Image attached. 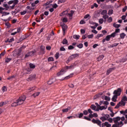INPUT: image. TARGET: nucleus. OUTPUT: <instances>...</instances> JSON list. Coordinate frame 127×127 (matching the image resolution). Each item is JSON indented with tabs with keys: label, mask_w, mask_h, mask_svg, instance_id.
I'll return each instance as SVG.
<instances>
[{
	"label": "nucleus",
	"mask_w": 127,
	"mask_h": 127,
	"mask_svg": "<svg viewBox=\"0 0 127 127\" xmlns=\"http://www.w3.org/2000/svg\"><path fill=\"white\" fill-rule=\"evenodd\" d=\"M99 22L100 24H103L104 22V19H103V18L99 19Z\"/></svg>",
	"instance_id": "nucleus-47"
},
{
	"label": "nucleus",
	"mask_w": 127,
	"mask_h": 127,
	"mask_svg": "<svg viewBox=\"0 0 127 127\" xmlns=\"http://www.w3.org/2000/svg\"><path fill=\"white\" fill-rule=\"evenodd\" d=\"M62 20L63 21V23H64V22L66 23L68 21V19H67V18H63L62 19Z\"/></svg>",
	"instance_id": "nucleus-37"
},
{
	"label": "nucleus",
	"mask_w": 127,
	"mask_h": 127,
	"mask_svg": "<svg viewBox=\"0 0 127 127\" xmlns=\"http://www.w3.org/2000/svg\"><path fill=\"white\" fill-rule=\"evenodd\" d=\"M2 91L3 92H6L7 91V88H6L5 86L2 87Z\"/></svg>",
	"instance_id": "nucleus-36"
},
{
	"label": "nucleus",
	"mask_w": 127,
	"mask_h": 127,
	"mask_svg": "<svg viewBox=\"0 0 127 127\" xmlns=\"http://www.w3.org/2000/svg\"><path fill=\"white\" fill-rule=\"evenodd\" d=\"M21 53V50H16L13 52V55L14 57H18Z\"/></svg>",
	"instance_id": "nucleus-5"
},
{
	"label": "nucleus",
	"mask_w": 127,
	"mask_h": 127,
	"mask_svg": "<svg viewBox=\"0 0 127 127\" xmlns=\"http://www.w3.org/2000/svg\"><path fill=\"white\" fill-rule=\"evenodd\" d=\"M80 24H85V23H86V21H85V20H81L80 22H79Z\"/></svg>",
	"instance_id": "nucleus-49"
},
{
	"label": "nucleus",
	"mask_w": 127,
	"mask_h": 127,
	"mask_svg": "<svg viewBox=\"0 0 127 127\" xmlns=\"http://www.w3.org/2000/svg\"><path fill=\"white\" fill-rule=\"evenodd\" d=\"M83 114L85 116H87V115H88V114H89L88 111H87V110L84 111H83Z\"/></svg>",
	"instance_id": "nucleus-57"
},
{
	"label": "nucleus",
	"mask_w": 127,
	"mask_h": 127,
	"mask_svg": "<svg viewBox=\"0 0 127 127\" xmlns=\"http://www.w3.org/2000/svg\"><path fill=\"white\" fill-rule=\"evenodd\" d=\"M69 110H71V107H68L67 108L64 109L62 111L63 113H67Z\"/></svg>",
	"instance_id": "nucleus-21"
},
{
	"label": "nucleus",
	"mask_w": 127,
	"mask_h": 127,
	"mask_svg": "<svg viewBox=\"0 0 127 127\" xmlns=\"http://www.w3.org/2000/svg\"><path fill=\"white\" fill-rule=\"evenodd\" d=\"M118 96L114 94V95L113 96L112 98V101L113 102H117V99H118Z\"/></svg>",
	"instance_id": "nucleus-19"
},
{
	"label": "nucleus",
	"mask_w": 127,
	"mask_h": 127,
	"mask_svg": "<svg viewBox=\"0 0 127 127\" xmlns=\"http://www.w3.org/2000/svg\"><path fill=\"white\" fill-rule=\"evenodd\" d=\"M88 112L89 113V118L92 117V115H93V111L91 109H88Z\"/></svg>",
	"instance_id": "nucleus-23"
},
{
	"label": "nucleus",
	"mask_w": 127,
	"mask_h": 127,
	"mask_svg": "<svg viewBox=\"0 0 127 127\" xmlns=\"http://www.w3.org/2000/svg\"><path fill=\"white\" fill-rule=\"evenodd\" d=\"M113 12H114V11L112 9L109 10L108 12L109 15H111V14H113Z\"/></svg>",
	"instance_id": "nucleus-44"
},
{
	"label": "nucleus",
	"mask_w": 127,
	"mask_h": 127,
	"mask_svg": "<svg viewBox=\"0 0 127 127\" xmlns=\"http://www.w3.org/2000/svg\"><path fill=\"white\" fill-rule=\"evenodd\" d=\"M11 60V59L7 58L5 60V62H6V63H8V62H10Z\"/></svg>",
	"instance_id": "nucleus-41"
},
{
	"label": "nucleus",
	"mask_w": 127,
	"mask_h": 127,
	"mask_svg": "<svg viewBox=\"0 0 127 127\" xmlns=\"http://www.w3.org/2000/svg\"><path fill=\"white\" fill-rule=\"evenodd\" d=\"M121 106H123L122 105V102H120L118 103V104L115 107V109H119Z\"/></svg>",
	"instance_id": "nucleus-31"
},
{
	"label": "nucleus",
	"mask_w": 127,
	"mask_h": 127,
	"mask_svg": "<svg viewBox=\"0 0 127 127\" xmlns=\"http://www.w3.org/2000/svg\"><path fill=\"white\" fill-rule=\"evenodd\" d=\"M97 1L98 3H101V2H104V1H105V0H97Z\"/></svg>",
	"instance_id": "nucleus-58"
},
{
	"label": "nucleus",
	"mask_w": 127,
	"mask_h": 127,
	"mask_svg": "<svg viewBox=\"0 0 127 127\" xmlns=\"http://www.w3.org/2000/svg\"><path fill=\"white\" fill-rule=\"evenodd\" d=\"M65 72L66 70L65 69H62L60 72L57 73V76H62V75H63Z\"/></svg>",
	"instance_id": "nucleus-15"
},
{
	"label": "nucleus",
	"mask_w": 127,
	"mask_h": 127,
	"mask_svg": "<svg viewBox=\"0 0 127 127\" xmlns=\"http://www.w3.org/2000/svg\"><path fill=\"white\" fill-rule=\"evenodd\" d=\"M2 10H4V8H2L1 7H0V13H1L2 14Z\"/></svg>",
	"instance_id": "nucleus-52"
},
{
	"label": "nucleus",
	"mask_w": 127,
	"mask_h": 127,
	"mask_svg": "<svg viewBox=\"0 0 127 127\" xmlns=\"http://www.w3.org/2000/svg\"><path fill=\"white\" fill-rule=\"evenodd\" d=\"M111 37H115L116 36V32H114L110 35Z\"/></svg>",
	"instance_id": "nucleus-61"
},
{
	"label": "nucleus",
	"mask_w": 127,
	"mask_h": 127,
	"mask_svg": "<svg viewBox=\"0 0 127 127\" xmlns=\"http://www.w3.org/2000/svg\"><path fill=\"white\" fill-rule=\"evenodd\" d=\"M111 38L112 37H111L110 35H109L106 37L105 40H106V41H110Z\"/></svg>",
	"instance_id": "nucleus-27"
},
{
	"label": "nucleus",
	"mask_w": 127,
	"mask_h": 127,
	"mask_svg": "<svg viewBox=\"0 0 127 127\" xmlns=\"http://www.w3.org/2000/svg\"><path fill=\"white\" fill-rule=\"evenodd\" d=\"M122 93V88H119L117 89L114 90L113 92V94L116 96L119 97V96H121V94Z\"/></svg>",
	"instance_id": "nucleus-4"
},
{
	"label": "nucleus",
	"mask_w": 127,
	"mask_h": 127,
	"mask_svg": "<svg viewBox=\"0 0 127 127\" xmlns=\"http://www.w3.org/2000/svg\"><path fill=\"white\" fill-rule=\"evenodd\" d=\"M104 56L103 55L99 56L98 57V58H97V61H101L103 60V59H104Z\"/></svg>",
	"instance_id": "nucleus-20"
},
{
	"label": "nucleus",
	"mask_w": 127,
	"mask_h": 127,
	"mask_svg": "<svg viewBox=\"0 0 127 127\" xmlns=\"http://www.w3.org/2000/svg\"><path fill=\"white\" fill-rule=\"evenodd\" d=\"M74 11L73 10H71L69 13L68 10H65L60 14V16H63V15H67V16H69V17H72Z\"/></svg>",
	"instance_id": "nucleus-2"
},
{
	"label": "nucleus",
	"mask_w": 127,
	"mask_h": 127,
	"mask_svg": "<svg viewBox=\"0 0 127 127\" xmlns=\"http://www.w3.org/2000/svg\"><path fill=\"white\" fill-rule=\"evenodd\" d=\"M55 82H56V78H55V77H54L49 80V81L48 82V84L49 85H52V84H53V83H54Z\"/></svg>",
	"instance_id": "nucleus-13"
},
{
	"label": "nucleus",
	"mask_w": 127,
	"mask_h": 127,
	"mask_svg": "<svg viewBox=\"0 0 127 127\" xmlns=\"http://www.w3.org/2000/svg\"><path fill=\"white\" fill-rule=\"evenodd\" d=\"M92 122L93 123V124H97L98 126L101 127V124H102V122H101L100 120H96L95 119H93Z\"/></svg>",
	"instance_id": "nucleus-11"
},
{
	"label": "nucleus",
	"mask_w": 127,
	"mask_h": 127,
	"mask_svg": "<svg viewBox=\"0 0 127 127\" xmlns=\"http://www.w3.org/2000/svg\"><path fill=\"white\" fill-rule=\"evenodd\" d=\"M127 102V97L126 95L123 96L121 102L122 106L126 105V102Z\"/></svg>",
	"instance_id": "nucleus-6"
},
{
	"label": "nucleus",
	"mask_w": 127,
	"mask_h": 127,
	"mask_svg": "<svg viewBox=\"0 0 127 127\" xmlns=\"http://www.w3.org/2000/svg\"><path fill=\"white\" fill-rule=\"evenodd\" d=\"M55 57L57 59H58V58H59V53H57Z\"/></svg>",
	"instance_id": "nucleus-50"
},
{
	"label": "nucleus",
	"mask_w": 127,
	"mask_h": 127,
	"mask_svg": "<svg viewBox=\"0 0 127 127\" xmlns=\"http://www.w3.org/2000/svg\"><path fill=\"white\" fill-rule=\"evenodd\" d=\"M16 106H18L17 101H16V102H14V103H12V104H11L12 107H16Z\"/></svg>",
	"instance_id": "nucleus-33"
},
{
	"label": "nucleus",
	"mask_w": 127,
	"mask_h": 127,
	"mask_svg": "<svg viewBox=\"0 0 127 127\" xmlns=\"http://www.w3.org/2000/svg\"><path fill=\"white\" fill-rule=\"evenodd\" d=\"M83 119H84V120H86L87 121H91V119H90V118H89L88 117H86V116H84V117H83Z\"/></svg>",
	"instance_id": "nucleus-51"
},
{
	"label": "nucleus",
	"mask_w": 127,
	"mask_h": 127,
	"mask_svg": "<svg viewBox=\"0 0 127 127\" xmlns=\"http://www.w3.org/2000/svg\"><path fill=\"white\" fill-rule=\"evenodd\" d=\"M102 127H111V125L109 124L108 122H105V123L102 124Z\"/></svg>",
	"instance_id": "nucleus-18"
},
{
	"label": "nucleus",
	"mask_w": 127,
	"mask_h": 127,
	"mask_svg": "<svg viewBox=\"0 0 127 127\" xmlns=\"http://www.w3.org/2000/svg\"><path fill=\"white\" fill-rule=\"evenodd\" d=\"M109 117H110V116L108 114H106L105 116L101 117L100 119L101 121H102V122H105V121H107V120L109 119Z\"/></svg>",
	"instance_id": "nucleus-12"
},
{
	"label": "nucleus",
	"mask_w": 127,
	"mask_h": 127,
	"mask_svg": "<svg viewBox=\"0 0 127 127\" xmlns=\"http://www.w3.org/2000/svg\"><path fill=\"white\" fill-rule=\"evenodd\" d=\"M40 94V92H35L33 94V97H37V96H39Z\"/></svg>",
	"instance_id": "nucleus-34"
},
{
	"label": "nucleus",
	"mask_w": 127,
	"mask_h": 127,
	"mask_svg": "<svg viewBox=\"0 0 127 127\" xmlns=\"http://www.w3.org/2000/svg\"><path fill=\"white\" fill-rule=\"evenodd\" d=\"M68 43V41L66 39H64L63 41V44L66 45Z\"/></svg>",
	"instance_id": "nucleus-40"
},
{
	"label": "nucleus",
	"mask_w": 127,
	"mask_h": 127,
	"mask_svg": "<svg viewBox=\"0 0 127 127\" xmlns=\"http://www.w3.org/2000/svg\"><path fill=\"white\" fill-rule=\"evenodd\" d=\"M113 26L114 27H116V28H119V27H121V24H118L117 23H114L113 24Z\"/></svg>",
	"instance_id": "nucleus-32"
},
{
	"label": "nucleus",
	"mask_w": 127,
	"mask_h": 127,
	"mask_svg": "<svg viewBox=\"0 0 127 127\" xmlns=\"http://www.w3.org/2000/svg\"><path fill=\"white\" fill-rule=\"evenodd\" d=\"M34 55V52H30L25 55V57H29L30 56H33Z\"/></svg>",
	"instance_id": "nucleus-16"
},
{
	"label": "nucleus",
	"mask_w": 127,
	"mask_h": 127,
	"mask_svg": "<svg viewBox=\"0 0 127 127\" xmlns=\"http://www.w3.org/2000/svg\"><path fill=\"white\" fill-rule=\"evenodd\" d=\"M48 61L49 62H50L51 61H54V58H53V57H50L48 59Z\"/></svg>",
	"instance_id": "nucleus-38"
},
{
	"label": "nucleus",
	"mask_w": 127,
	"mask_h": 127,
	"mask_svg": "<svg viewBox=\"0 0 127 127\" xmlns=\"http://www.w3.org/2000/svg\"><path fill=\"white\" fill-rule=\"evenodd\" d=\"M72 68H73V66L72 65H70L69 66H65V69H72Z\"/></svg>",
	"instance_id": "nucleus-62"
},
{
	"label": "nucleus",
	"mask_w": 127,
	"mask_h": 127,
	"mask_svg": "<svg viewBox=\"0 0 127 127\" xmlns=\"http://www.w3.org/2000/svg\"><path fill=\"white\" fill-rule=\"evenodd\" d=\"M80 32L81 33H82V34H84V33H85V31L84 29H81L80 30Z\"/></svg>",
	"instance_id": "nucleus-63"
},
{
	"label": "nucleus",
	"mask_w": 127,
	"mask_h": 127,
	"mask_svg": "<svg viewBox=\"0 0 127 127\" xmlns=\"http://www.w3.org/2000/svg\"><path fill=\"white\" fill-rule=\"evenodd\" d=\"M25 100H26V97H25V96H21L17 100V103H18V105H22Z\"/></svg>",
	"instance_id": "nucleus-3"
},
{
	"label": "nucleus",
	"mask_w": 127,
	"mask_h": 127,
	"mask_svg": "<svg viewBox=\"0 0 127 127\" xmlns=\"http://www.w3.org/2000/svg\"><path fill=\"white\" fill-rule=\"evenodd\" d=\"M6 104H7L6 101L2 102L0 103V107H2V106H4V105H6Z\"/></svg>",
	"instance_id": "nucleus-39"
},
{
	"label": "nucleus",
	"mask_w": 127,
	"mask_h": 127,
	"mask_svg": "<svg viewBox=\"0 0 127 127\" xmlns=\"http://www.w3.org/2000/svg\"><path fill=\"white\" fill-rule=\"evenodd\" d=\"M125 121V117H117L114 119V122L115 125H113V127H120L123 126V122Z\"/></svg>",
	"instance_id": "nucleus-1"
},
{
	"label": "nucleus",
	"mask_w": 127,
	"mask_h": 127,
	"mask_svg": "<svg viewBox=\"0 0 127 127\" xmlns=\"http://www.w3.org/2000/svg\"><path fill=\"white\" fill-rule=\"evenodd\" d=\"M102 104L107 106V105H109V102L107 101H101L100 102V105H102Z\"/></svg>",
	"instance_id": "nucleus-22"
},
{
	"label": "nucleus",
	"mask_w": 127,
	"mask_h": 127,
	"mask_svg": "<svg viewBox=\"0 0 127 127\" xmlns=\"http://www.w3.org/2000/svg\"><path fill=\"white\" fill-rule=\"evenodd\" d=\"M36 78V75L35 74H32L29 76V77L27 78V81H31L32 80H34Z\"/></svg>",
	"instance_id": "nucleus-10"
},
{
	"label": "nucleus",
	"mask_w": 127,
	"mask_h": 127,
	"mask_svg": "<svg viewBox=\"0 0 127 127\" xmlns=\"http://www.w3.org/2000/svg\"><path fill=\"white\" fill-rule=\"evenodd\" d=\"M87 37L88 39H92L94 37V34H92L91 35H88Z\"/></svg>",
	"instance_id": "nucleus-30"
},
{
	"label": "nucleus",
	"mask_w": 127,
	"mask_h": 127,
	"mask_svg": "<svg viewBox=\"0 0 127 127\" xmlns=\"http://www.w3.org/2000/svg\"><path fill=\"white\" fill-rule=\"evenodd\" d=\"M108 22H112V21H113V18L112 17L108 18Z\"/></svg>",
	"instance_id": "nucleus-56"
},
{
	"label": "nucleus",
	"mask_w": 127,
	"mask_h": 127,
	"mask_svg": "<svg viewBox=\"0 0 127 127\" xmlns=\"http://www.w3.org/2000/svg\"><path fill=\"white\" fill-rule=\"evenodd\" d=\"M120 37L122 39H124V38H125V37H126V34H125V33H122L120 34Z\"/></svg>",
	"instance_id": "nucleus-28"
},
{
	"label": "nucleus",
	"mask_w": 127,
	"mask_h": 127,
	"mask_svg": "<svg viewBox=\"0 0 127 127\" xmlns=\"http://www.w3.org/2000/svg\"><path fill=\"white\" fill-rule=\"evenodd\" d=\"M77 57H79V54H75L71 56H70L68 58L69 61H71V60H73V59H75V58H77Z\"/></svg>",
	"instance_id": "nucleus-8"
},
{
	"label": "nucleus",
	"mask_w": 127,
	"mask_h": 127,
	"mask_svg": "<svg viewBox=\"0 0 127 127\" xmlns=\"http://www.w3.org/2000/svg\"><path fill=\"white\" fill-rule=\"evenodd\" d=\"M107 11L106 10H103L101 12V14H102V15H106L107 13Z\"/></svg>",
	"instance_id": "nucleus-35"
},
{
	"label": "nucleus",
	"mask_w": 127,
	"mask_h": 127,
	"mask_svg": "<svg viewBox=\"0 0 127 127\" xmlns=\"http://www.w3.org/2000/svg\"><path fill=\"white\" fill-rule=\"evenodd\" d=\"M91 109H92L94 111H96V112H99V109L97 106H96L94 105H92L91 106Z\"/></svg>",
	"instance_id": "nucleus-14"
},
{
	"label": "nucleus",
	"mask_w": 127,
	"mask_h": 127,
	"mask_svg": "<svg viewBox=\"0 0 127 127\" xmlns=\"http://www.w3.org/2000/svg\"><path fill=\"white\" fill-rule=\"evenodd\" d=\"M30 67L31 69H34V68H35V65L33 64H30Z\"/></svg>",
	"instance_id": "nucleus-42"
},
{
	"label": "nucleus",
	"mask_w": 127,
	"mask_h": 127,
	"mask_svg": "<svg viewBox=\"0 0 127 127\" xmlns=\"http://www.w3.org/2000/svg\"><path fill=\"white\" fill-rule=\"evenodd\" d=\"M103 35L102 34H98L95 37V38H97V39H99L100 37H103Z\"/></svg>",
	"instance_id": "nucleus-29"
},
{
	"label": "nucleus",
	"mask_w": 127,
	"mask_h": 127,
	"mask_svg": "<svg viewBox=\"0 0 127 127\" xmlns=\"http://www.w3.org/2000/svg\"><path fill=\"white\" fill-rule=\"evenodd\" d=\"M68 49H69V50H71L72 49H74V47H73V46H69L68 47Z\"/></svg>",
	"instance_id": "nucleus-59"
},
{
	"label": "nucleus",
	"mask_w": 127,
	"mask_h": 127,
	"mask_svg": "<svg viewBox=\"0 0 127 127\" xmlns=\"http://www.w3.org/2000/svg\"><path fill=\"white\" fill-rule=\"evenodd\" d=\"M96 106H97L99 109V111H103V110H106L108 108V106H101L98 103H95Z\"/></svg>",
	"instance_id": "nucleus-7"
},
{
	"label": "nucleus",
	"mask_w": 127,
	"mask_h": 127,
	"mask_svg": "<svg viewBox=\"0 0 127 127\" xmlns=\"http://www.w3.org/2000/svg\"><path fill=\"white\" fill-rule=\"evenodd\" d=\"M104 99L106 101H111V98L110 97L105 96Z\"/></svg>",
	"instance_id": "nucleus-46"
},
{
	"label": "nucleus",
	"mask_w": 127,
	"mask_h": 127,
	"mask_svg": "<svg viewBox=\"0 0 127 127\" xmlns=\"http://www.w3.org/2000/svg\"><path fill=\"white\" fill-rule=\"evenodd\" d=\"M2 16H3L4 15H8L9 14V12H3L2 13Z\"/></svg>",
	"instance_id": "nucleus-45"
},
{
	"label": "nucleus",
	"mask_w": 127,
	"mask_h": 127,
	"mask_svg": "<svg viewBox=\"0 0 127 127\" xmlns=\"http://www.w3.org/2000/svg\"><path fill=\"white\" fill-rule=\"evenodd\" d=\"M73 37L74 39H76V40H78L80 38V36L79 35H74L73 36Z\"/></svg>",
	"instance_id": "nucleus-25"
},
{
	"label": "nucleus",
	"mask_w": 127,
	"mask_h": 127,
	"mask_svg": "<svg viewBox=\"0 0 127 127\" xmlns=\"http://www.w3.org/2000/svg\"><path fill=\"white\" fill-rule=\"evenodd\" d=\"M14 78H15V76L13 75L12 76H10V77H8L7 79L8 80H12Z\"/></svg>",
	"instance_id": "nucleus-54"
},
{
	"label": "nucleus",
	"mask_w": 127,
	"mask_h": 127,
	"mask_svg": "<svg viewBox=\"0 0 127 127\" xmlns=\"http://www.w3.org/2000/svg\"><path fill=\"white\" fill-rule=\"evenodd\" d=\"M91 17L90 16V14H88L85 15L84 18H85V19L87 18H90Z\"/></svg>",
	"instance_id": "nucleus-48"
},
{
	"label": "nucleus",
	"mask_w": 127,
	"mask_h": 127,
	"mask_svg": "<svg viewBox=\"0 0 127 127\" xmlns=\"http://www.w3.org/2000/svg\"><path fill=\"white\" fill-rule=\"evenodd\" d=\"M118 45L119 43H115L111 46V47H115L116 46H118Z\"/></svg>",
	"instance_id": "nucleus-60"
},
{
	"label": "nucleus",
	"mask_w": 127,
	"mask_h": 127,
	"mask_svg": "<svg viewBox=\"0 0 127 127\" xmlns=\"http://www.w3.org/2000/svg\"><path fill=\"white\" fill-rule=\"evenodd\" d=\"M58 6V5H57V4H54L53 5V7L54 8H56Z\"/></svg>",
	"instance_id": "nucleus-64"
},
{
	"label": "nucleus",
	"mask_w": 127,
	"mask_h": 127,
	"mask_svg": "<svg viewBox=\"0 0 127 127\" xmlns=\"http://www.w3.org/2000/svg\"><path fill=\"white\" fill-rule=\"evenodd\" d=\"M77 46L78 48H83V44H79Z\"/></svg>",
	"instance_id": "nucleus-53"
},
{
	"label": "nucleus",
	"mask_w": 127,
	"mask_h": 127,
	"mask_svg": "<svg viewBox=\"0 0 127 127\" xmlns=\"http://www.w3.org/2000/svg\"><path fill=\"white\" fill-rule=\"evenodd\" d=\"M71 77H73V74H70L69 75L65 77L64 78V80H67V79H70Z\"/></svg>",
	"instance_id": "nucleus-24"
},
{
	"label": "nucleus",
	"mask_w": 127,
	"mask_h": 127,
	"mask_svg": "<svg viewBox=\"0 0 127 127\" xmlns=\"http://www.w3.org/2000/svg\"><path fill=\"white\" fill-rule=\"evenodd\" d=\"M26 13V11L24 10V11H21L20 12V14L21 15H24V14H25Z\"/></svg>",
	"instance_id": "nucleus-55"
},
{
	"label": "nucleus",
	"mask_w": 127,
	"mask_h": 127,
	"mask_svg": "<svg viewBox=\"0 0 127 127\" xmlns=\"http://www.w3.org/2000/svg\"><path fill=\"white\" fill-rule=\"evenodd\" d=\"M35 89V87H30L29 89V92H31V91H34Z\"/></svg>",
	"instance_id": "nucleus-43"
},
{
	"label": "nucleus",
	"mask_w": 127,
	"mask_h": 127,
	"mask_svg": "<svg viewBox=\"0 0 127 127\" xmlns=\"http://www.w3.org/2000/svg\"><path fill=\"white\" fill-rule=\"evenodd\" d=\"M61 26H62V27L63 28V30L64 32V33H65V30H66V29H67V25H66L63 22H61Z\"/></svg>",
	"instance_id": "nucleus-9"
},
{
	"label": "nucleus",
	"mask_w": 127,
	"mask_h": 127,
	"mask_svg": "<svg viewBox=\"0 0 127 127\" xmlns=\"http://www.w3.org/2000/svg\"><path fill=\"white\" fill-rule=\"evenodd\" d=\"M98 117V114L97 113H93L92 114V117H89L90 119H93V118H97Z\"/></svg>",
	"instance_id": "nucleus-26"
},
{
	"label": "nucleus",
	"mask_w": 127,
	"mask_h": 127,
	"mask_svg": "<svg viewBox=\"0 0 127 127\" xmlns=\"http://www.w3.org/2000/svg\"><path fill=\"white\" fill-rule=\"evenodd\" d=\"M114 70H115V68H110L109 69H108L107 71V75H109L110 73H111L112 72V71H114Z\"/></svg>",
	"instance_id": "nucleus-17"
}]
</instances>
